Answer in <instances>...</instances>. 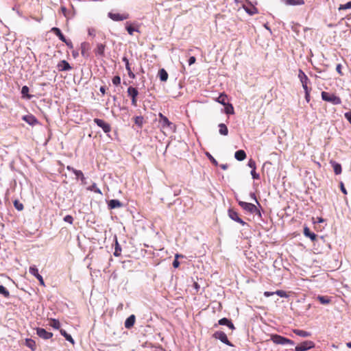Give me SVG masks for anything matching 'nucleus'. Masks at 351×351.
Here are the masks:
<instances>
[{
	"label": "nucleus",
	"mask_w": 351,
	"mask_h": 351,
	"mask_svg": "<svg viewBox=\"0 0 351 351\" xmlns=\"http://www.w3.org/2000/svg\"><path fill=\"white\" fill-rule=\"evenodd\" d=\"M158 121L161 129H168L169 130L173 132L176 130V125L172 122H171L167 117H165L160 112L158 114Z\"/></svg>",
	"instance_id": "1"
},
{
	"label": "nucleus",
	"mask_w": 351,
	"mask_h": 351,
	"mask_svg": "<svg viewBox=\"0 0 351 351\" xmlns=\"http://www.w3.org/2000/svg\"><path fill=\"white\" fill-rule=\"evenodd\" d=\"M322 99L327 102L331 103L333 105H339L341 104V99L339 97L333 93L328 92H322Z\"/></svg>",
	"instance_id": "2"
},
{
	"label": "nucleus",
	"mask_w": 351,
	"mask_h": 351,
	"mask_svg": "<svg viewBox=\"0 0 351 351\" xmlns=\"http://www.w3.org/2000/svg\"><path fill=\"white\" fill-rule=\"evenodd\" d=\"M239 205L247 213H250L251 214H256L259 217H261V213L260 210L254 204L243 201H239Z\"/></svg>",
	"instance_id": "3"
},
{
	"label": "nucleus",
	"mask_w": 351,
	"mask_h": 351,
	"mask_svg": "<svg viewBox=\"0 0 351 351\" xmlns=\"http://www.w3.org/2000/svg\"><path fill=\"white\" fill-rule=\"evenodd\" d=\"M271 340L276 344H280V345H285V344H290L293 345L294 342L286 337H284L282 336H280L279 335H271Z\"/></svg>",
	"instance_id": "4"
},
{
	"label": "nucleus",
	"mask_w": 351,
	"mask_h": 351,
	"mask_svg": "<svg viewBox=\"0 0 351 351\" xmlns=\"http://www.w3.org/2000/svg\"><path fill=\"white\" fill-rule=\"evenodd\" d=\"M298 78L300 79L304 90H311V88L308 86L310 83V80L304 72L301 69H300L298 72Z\"/></svg>",
	"instance_id": "5"
},
{
	"label": "nucleus",
	"mask_w": 351,
	"mask_h": 351,
	"mask_svg": "<svg viewBox=\"0 0 351 351\" xmlns=\"http://www.w3.org/2000/svg\"><path fill=\"white\" fill-rule=\"evenodd\" d=\"M128 95L131 97L132 99V105L134 107L137 106V96L138 95V91L136 88L132 86H130L127 90Z\"/></svg>",
	"instance_id": "6"
},
{
	"label": "nucleus",
	"mask_w": 351,
	"mask_h": 351,
	"mask_svg": "<svg viewBox=\"0 0 351 351\" xmlns=\"http://www.w3.org/2000/svg\"><path fill=\"white\" fill-rule=\"evenodd\" d=\"M315 347L314 342L311 341H305L298 345L295 348V351H306Z\"/></svg>",
	"instance_id": "7"
},
{
	"label": "nucleus",
	"mask_w": 351,
	"mask_h": 351,
	"mask_svg": "<svg viewBox=\"0 0 351 351\" xmlns=\"http://www.w3.org/2000/svg\"><path fill=\"white\" fill-rule=\"evenodd\" d=\"M94 122L97 124V126L102 128L105 133H108L111 131L110 125L104 121V120L95 118L94 119Z\"/></svg>",
	"instance_id": "8"
},
{
	"label": "nucleus",
	"mask_w": 351,
	"mask_h": 351,
	"mask_svg": "<svg viewBox=\"0 0 351 351\" xmlns=\"http://www.w3.org/2000/svg\"><path fill=\"white\" fill-rule=\"evenodd\" d=\"M108 16L114 21H120L129 19L130 15L128 13L119 14L109 12Z\"/></svg>",
	"instance_id": "9"
},
{
	"label": "nucleus",
	"mask_w": 351,
	"mask_h": 351,
	"mask_svg": "<svg viewBox=\"0 0 351 351\" xmlns=\"http://www.w3.org/2000/svg\"><path fill=\"white\" fill-rule=\"evenodd\" d=\"M213 337L215 339H219L221 342H223V343H225L226 345L232 346V344L230 343V341L228 340V339L227 337V335H226L225 332H223L222 331L215 332L213 334Z\"/></svg>",
	"instance_id": "10"
},
{
	"label": "nucleus",
	"mask_w": 351,
	"mask_h": 351,
	"mask_svg": "<svg viewBox=\"0 0 351 351\" xmlns=\"http://www.w3.org/2000/svg\"><path fill=\"white\" fill-rule=\"evenodd\" d=\"M228 216L230 219L238 222L242 226L247 224L241 218L239 217L238 213L233 209L228 210Z\"/></svg>",
	"instance_id": "11"
},
{
	"label": "nucleus",
	"mask_w": 351,
	"mask_h": 351,
	"mask_svg": "<svg viewBox=\"0 0 351 351\" xmlns=\"http://www.w3.org/2000/svg\"><path fill=\"white\" fill-rule=\"evenodd\" d=\"M29 271L32 275L35 276L38 280L40 285H42L43 287L45 286L44 280H43L42 276L39 274L38 270L35 265L30 266L29 269Z\"/></svg>",
	"instance_id": "12"
},
{
	"label": "nucleus",
	"mask_w": 351,
	"mask_h": 351,
	"mask_svg": "<svg viewBox=\"0 0 351 351\" xmlns=\"http://www.w3.org/2000/svg\"><path fill=\"white\" fill-rule=\"evenodd\" d=\"M36 334L39 337L45 340L49 339L53 337L52 332H48L45 329L42 328H36Z\"/></svg>",
	"instance_id": "13"
},
{
	"label": "nucleus",
	"mask_w": 351,
	"mask_h": 351,
	"mask_svg": "<svg viewBox=\"0 0 351 351\" xmlns=\"http://www.w3.org/2000/svg\"><path fill=\"white\" fill-rule=\"evenodd\" d=\"M81 54L84 58L89 56V50L90 49V44L86 42H84L81 44Z\"/></svg>",
	"instance_id": "14"
},
{
	"label": "nucleus",
	"mask_w": 351,
	"mask_h": 351,
	"mask_svg": "<svg viewBox=\"0 0 351 351\" xmlns=\"http://www.w3.org/2000/svg\"><path fill=\"white\" fill-rule=\"evenodd\" d=\"M57 69L59 71H69L72 69L69 63L66 60H61L57 65Z\"/></svg>",
	"instance_id": "15"
},
{
	"label": "nucleus",
	"mask_w": 351,
	"mask_h": 351,
	"mask_svg": "<svg viewBox=\"0 0 351 351\" xmlns=\"http://www.w3.org/2000/svg\"><path fill=\"white\" fill-rule=\"evenodd\" d=\"M22 119L30 125H35L38 123V119L32 114L25 115Z\"/></svg>",
	"instance_id": "16"
},
{
	"label": "nucleus",
	"mask_w": 351,
	"mask_h": 351,
	"mask_svg": "<svg viewBox=\"0 0 351 351\" xmlns=\"http://www.w3.org/2000/svg\"><path fill=\"white\" fill-rule=\"evenodd\" d=\"M330 163L332 167L334 172L336 175H339L341 173L342 169L341 165L339 163L332 160L330 161Z\"/></svg>",
	"instance_id": "17"
},
{
	"label": "nucleus",
	"mask_w": 351,
	"mask_h": 351,
	"mask_svg": "<svg viewBox=\"0 0 351 351\" xmlns=\"http://www.w3.org/2000/svg\"><path fill=\"white\" fill-rule=\"evenodd\" d=\"M218 324L227 326L231 330H234L235 328L232 322L226 317L219 319L218 322Z\"/></svg>",
	"instance_id": "18"
},
{
	"label": "nucleus",
	"mask_w": 351,
	"mask_h": 351,
	"mask_svg": "<svg viewBox=\"0 0 351 351\" xmlns=\"http://www.w3.org/2000/svg\"><path fill=\"white\" fill-rule=\"evenodd\" d=\"M136 317L134 315H131L130 317H128L125 322V327L128 329L131 328L133 327L134 323H135Z\"/></svg>",
	"instance_id": "19"
},
{
	"label": "nucleus",
	"mask_w": 351,
	"mask_h": 351,
	"mask_svg": "<svg viewBox=\"0 0 351 351\" xmlns=\"http://www.w3.org/2000/svg\"><path fill=\"white\" fill-rule=\"evenodd\" d=\"M287 5H302L304 4V0H282Z\"/></svg>",
	"instance_id": "20"
},
{
	"label": "nucleus",
	"mask_w": 351,
	"mask_h": 351,
	"mask_svg": "<svg viewBox=\"0 0 351 351\" xmlns=\"http://www.w3.org/2000/svg\"><path fill=\"white\" fill-rule=\"evenodd\" d=\"M67 169H68L69 170H70V169H71V168H70L69 167H67ZM71 170H72L73 173L75 174V176L77 178H80V180H81L83 184H85V177H84V173H82V171H80V170L75 169H73V168H71Z\"/></svg>",
	"instance_id": "21"
},
{
	"label": "nucleus",
	"mask_w": 351,
	"mask_h": 351,
	"mask_svg": "<svg viewBox=\"0 0 351 351\" xmlns=\"http://www.w3.org/2000/svg\"><path fill=\"white\" fill-rule=\"evenodd\" d=\"M304 234L306 237H309L311 239V240L313 241L316 240L317 235L315 233L312 232L310 230V229L306 226L304 228Z\"/></svg>",
	"instance_id": "22"
},
{
	"label": "nucleus",
	"mask_w": 351,
	"mask_h": 351,
	"mask_svg": "<svg viewBox=\"0 0 351 351\" xmlns=\"http://www.w3.org/2000/svg\"><path fill=\"white\" fill-rule=\"evenodd\" d=\"M106 45L104 44L99 43L97 45V47L95 49V53L97 55H99L101 56H104Z\"/></svg>",
	"instance_id": "23"
},
{
	"label": "nucleus",
	"mask_w": 351,
	"mask_h": 351,
	"mask_svg": "<svg viewBox=\"0 0 351 351\" xmlns=\"http://www.w3.org/2000/svg\"><path fill=\"white\" fill-rule=\"evenodd\" d=\"M51 31L53 32L60 40L62 42H66V38L58 27H52Z\"/></svg>",
	"instance_id": "24"
},
{
	"label": "nucleus",
	"mask_w": 351,
	"mask_h": 351,
	"mask_svg": "<svg viewBox=\"0 0 351 351\" xmlns=\"http://www.w3.org/2000/svg\"><path fill=\"white\" fill-rule=\"evenodd\" d=\"M121 206H122L121 202L118 199H111L108 202V207L110 209L120 208Z\"/></svg>",
	"instance_id": "25"
},
{
	"label": "nucleus",
	"mask_w": 351,
	"mask_h": 351,
	"mask_svg": "<svg viewBox=\"0 0 351 351\" xmlns=\"http://www.w3.org/2000/svg\"><path fill=\"white\" fill-rule=\"evenodd\" d=\"M234 157L237 160L242 161L245 159L246 154L243 150L240 149L235 152Z\"/></svg>",
	"instance_id": "26"
},
{
	"label": "nucleus",
	"mask_w": 351,
	"mask_h": 351,
	"mask_svg": "<svg viewBox=\"0 0 351 351\" xmlns=\"http://www.w3.org/2000/svg\"><path fill=\"white\" fill-rule=\"evenodd\" d=\"M243 8L250 15H254L258 12L257 8L252 5L250 6L243 5Z\"/></svg>",
	"instance_id": "27"
},
{
	"label": "nucleus",
	"mask_w": 351,
	"mask_h": 351,
	"mask_svg": "<svg viewBox=\"0 0 351 351\" xmlns=\"http://www.w3.org/2000/svg\"><path fill=\"white\" fill-rule=\"evenodd\" d=\"M25 346L30 348L32 351H35L36 349V344L34 340L32 339H25Z\"/></svg>",
	"instance_id": "28"
},
{
	"label": "nucleus",
	"mask_w": 351,
	"mask_h": 351,
	"mask_svg": "<svg viewBox=\"0 0 351 351\" xmlns=\"http://www.w3.org/2000/svg\"><path fill=\"white\" fill-rule=\"evenodd\" d=\"M158 76L162 82H166L168 79V73L165 69H160L158 71Z\"/></svg>",
	"instance_id": "29"
},
{
	"label": "nucleus",
	"mask_w": 351,
	"mask_h": 351,
	"mask_svg": "<svg viewBox=\"0 0 351 351\" xmlns=\"http://www.w3.org/2000/svg\"><path fill=\"white\" fill-rule=\"evenodd\" d=\"M227 100H228V97H227V95H226L225 93H221V94L219 95V96L218 97V98L216 99V101H217L218 103H219V104H222V105H223V106H226V104H227Z\"/></svg>",
	"instance_id": "30"
},
{
	"label": "nucleus",
	"mask_w": 351,
	"mask_h": 351,
	"mask_svg": "<svg viewBox=\"0 0 351 351\" xmlns=\"http://www.w3.org/2000/svg\"><path fill=\"white\" fill-rule=\"evenodd\" d=\"M293 332L298 336L302 337H308L311 336V333L309 332L299 330V329H294Z\"/></svg>",
	"instance_id": "31"
},
{
	"label": "nucleus",
	"mask_w": 351,
	"mask_h": 351,
	"mask_svg": "<svg viewBox=\"0 0 351 351\" xmlns=\"http://www.w3.org/2000/svg\"><path fill=\"white\" fill-rule=\"evenodd\" d=\"M317 300L322 304H328L330 303L331 300L328 296H322V295H318L317 297Z\"/></svg>",
	"instance_id": "32"
},
{
	"label": "nucleus",
	"mask_w": 351,
	"mask_h": 351,
	"mask_svg": "<svg viewBox=\"0 0 351 351\" xmlns=\"http://www.w3.org/2000/svg\"><path fill=\"white\" fill-rule=\"evenodd\" d=\"M60 332L68 341L71 342L72 344H74L73 339L64 330L60 329Z\"/></svg>",
	"instance_id": "33"
},
{
	"label": "nucleus",
	"mask_w": 351,
	"mask_h": 351,
	"mask_svg": "<svg viewBox=\"0 0 351 351\" xmlns=\"http://www.w3.org/2000/svg\"><path fill=\"white\" fill-rule=\"evenodd\" d=\"M219 132L221 135H223V136L228 135V129L224 123L219 124Z\"/></svg>",
	"instance_id": "34"
},
{
	"label": "nucleus",
	"mask_w": 351,
	"mask_h": 351,
	"mask_svg": "<svg viewBox=\"0 0 351 351\" xmlns=\"http://www.w3.org/2000/svg\"><path fill=\"white\" fill-rule=\"evenodd\" d=\"M0 294L5 298H8L10 295L9 291L3 285H0Z\"/></svg>",
	"instance_id": "35"
},
{
	"label": "nucleus",
	"mask_w": 351,
	"mask_h": 351,
	"mask_svg": "<svg viewBox=\"0 0 351 351\" xmlns=\"http://www.w3.org/2000/svg\"><path fill=\"white\" fill-rule=\"evenodd\" d=\"M134 120L135 124L141 128L143 124V117L142 116H136L134 118Z\"/></svg>",
	"instance_id": "36"
},
{
	"label": "nucleus",
	"mask_w": 351,
	"mask_h": 351,
	"mask_svg": "<svg viewBox=\"0 0 351 351\" xmlns=\"http://www.w3.org/2000/svg\"><path fill=\"white\" fill-rule=\"evenodd\" d=\"M49 325L55 329H59L60 327V322L56 319H51Z\"/></svg>",
	"instance_id": "37"
},
{
	"label": "nucleus",
	"mask_w": 351,
	"mask_h": 351,
	"mask_svg": "<svg viewBox=\"0 0 351 351\" xmlns=\"http://www.w3.org/2000/svg\"><path fill=\"white\" fill-rule=\"evenodd\" d=\"M121 247L120 245L119 244L117 240L116 239L114 255L115 256H119L121 255Z\"/></svg>",
	"instance_id": "38"
},
{
	"label": "nucleus",
	"mask_w": 351,
	"mask_h": 351,
	"mask_svg": "<svg viewBox=\"0 0 351 351\" xmlns=\"http://www.w3.org/2000/svg\"><path fill=\"white\" fill-rule=\"evenodd\" d=\"M87 189L90 191H94L96 193L101 194V190L99 188H97L95 183H93L91 186L88 187Z\"/></svg>",
	"instance_id": "39"
},
{
	"label": "nucleus",
	"mask_w": 351,
	"mask_h": 351,
	"mask_svg": "<svg viewBox=\"0 0 351 351\" xmlns=\"http://www.w3.org/2000/svg\"><path fill=\"white\" fill-rule=\"evenodd\" d=\"M125 69L128 71V76L132 78V79H134L136 77V75L135 74L133 73V71H132V69L130 67V63L127 64L125 65Z\"/></svg>",
	"instance_id": "40"
},
{
	"label": "nucleus",
	"mask_w": 351,
	"mask_h": 351,
	"mask_svg": "<svg viewBox=\"0 0 351 351\" xmlns=\"http://www.w3.org/2000/svg\"><path fill=\"white\" fill-rule=\"evenodd\" d=\"M28 93H29V88L27 86H23L22 89H21V94L23 96H26L27 98L30 99L32 97V96L30 95H29Z\"/></svg>",
	"instance_id": "41"
},
{
	"label": "nucleus",
	"mask_w": 351,
	"mask_h": 351,
	"mask_svg": "<svg viewBox=\"0 0 351 351\" xmlns=\"http://www.w3.org/2000/svg\"><path fill=\"white\" fill-rule=\"evenodd\" d=\"M225 111L226 114H232L234 113V108L232 104H227L226 106Z\"/></svg>",
	"instance_id": "42"
},
{
	"label": "nucleus",
	"mask_w": 351,
	"mask_h": 351,
	"mask_svg": "<svg viewBox=\"0 0 351 351\" xmlns=\"http://www.w3.org/2000/svg\"><path fill=\"white\" fill-rule=\"evenodd\" d=\"M350 8H351V1L348 2L346 4H341L339 5L338 10L340 11V10H347V9H350Z\"/></svg>",
	"instance_id": "43"
},
{
	"label": "nucleus",
	"mask_w": 351,
	"mask_h": 351,
	"mask_svg": "<svg viewBox=\"0 0 351 351\" xmlns=\"http://www.w3.org/2000/svg\"><path fill=\"white\" fill-rule=\"evenodd\" d=\"M14 206L16 208V210L21 211L24 208L23 204L18 200H15L14 202Z\"/></svg>",
	"instance_id": "44"
},
{
	"label": "nucleus",
	"mask_w": 351,
	"mask_h": 351,
	"mask_svg": "<svg viewBox=\"0 0 351 351\" xmlns=\"http://www.w3.org/2000/svg\"><path fill=\"white\" fill-rule=\"evenodd\" d=\"M274 293H276V295H278V296H280L281 298H288V296H289L287 293L283 290H277Z\"/></svg>",
	"instance_id": "45"
},
{
	"label": "nucleus",
	"mask_w": 351,
	"mask_h": 351,
	"mask_svg": "<svg viewBox=\"0 0 351 351\" xmlns=\"http://www.w3.org/2000/svg\"><path fill=\"white\" fill-rule=\"evenodd\" d=\"M112 82L113 84L118 86L121 84V77L119 75H116L112 78Z\"/></svg>",
	"instance_id": "46"
},
{
	"label": "nucleus",
	"mask_w": 351,
	"mask_h": 351,
	"mask_svg": "<svg viewBox=\"0 0 351 351\" xmlns=\"http://www.w3.org/2000/svg\"><path fill=\"white\" fill-rule=\"evenodd\" d=\"M64 221L65 222H67L70 224H72L73 223V218L71 215H66L64 217Z\"/></svg>",
	"instance_id": "47"
},
{
	"label": "nucleus",
	"mask_w": 351,
	"mask_h": 351,
	"mask_svg": "<svg viewBox=\"0 0 351 351\" xmlns=\"http://www.w3.org/2000/svg\"><path fill=\"white\" fill-rule=\"evenodd\" d=\"M248 166L252 169V170L256 169V162L254 160L250 159L248 161Z\"/></svg>",
	"instance_id": "48"
},
{
	"label": "nucleus",
	"mask_w": 351,
	"mask_h": 351,
	"mask_svg": "<svg viewBox=\"0 0 351 351\" xmlns=\"http://www.w3.org/2000/svg\"><path fill=\"white\" fill-rule=\"evenodd\" d=\"M126 29L130 35H133V33L136 29L132 25H127Z\"/></svg>",
	"instance_id": "49"
},
{
	"label": "nucleus",
	"mask_w": 351,
	"mask_h": 351,
	"mask_svg": "<svg viewBox=\"0 0 351 351\" xmlns=\"http://www.w3.org/2000/svg\"><path fill=\"white\" fill-rule=\"evenodd\" d=\"M311 90H304V92H305V99H306V101L307 102H309V101H310V99H311V96H310Z\"/></svg>",
	"instance_id": "50"
},
{
	"label": "nucleus",
	"mask_w": 351,
	"mask_h": 351,
	"mask_svg": "<svg viewBox=\"0 0 351 351\" xmlns=\"http://www.w3.org/2000/svg\"><path fill=\"white\" fill-rule=\"evenodd\" d=\"M251 175L254 179L258 180L260 178L259 174L256 173V169L251 171Z\"/></svg>",
	"instance_id": "51"
},
{
	"label": "nucleus",
	"mask_w": 351,
	"mask_h": 351,
	"mask_svg": "<svg viewBox=\"0 0 351 351\" xmlns=\"http://www.w3.org/2000/svg\"><path fill=\"white\" fill-rule=\"evenodd\" d=\"M344 117L348 121V122L351 124V111L346 112L344 114Z\"/></svg>",
	"instance_id": "52"
},
{
	"label": "nucleus",
	"mask_w": 351,
	"mask_h": 351,
	"mask_svg": "<svg viewBox=\"0 0 351 351\" xmlns=\"http://www.w3.org/2000/svg\"><path fill=\"white\" fill-rule=\"evenodd\" d=\"M341 65L340 64H338L336 66V71H337V73L340 75H343V73L341 71Z\"/></svg>",
	"instance_id": "53"
},
{
	"label": "nucleus",
	"mask_w": 351,
	"mask_h": 351,
	"mask_svg": "<svg viewBox=\"0 0 351 351\" xmlns=\"http://www.w3.org/2000/svg\"><path fill=\"white\" fill-rule=\"evenodd\" d=\"M340 188H341V191H342V193L345 195L347 194V191L344 186V184L343 182H340Z\"/></svg>",
	"instance_id": "54"
},
{
	"label": "nucleus",
	"mask_w": 351,
	"mask_h": 351,
	"mask_svg": "<svg viewBox=\"0 0 351 351\" xmlns=\"http://www.w3.org/2000/svg\"><path fill=\"white\" fill-rule=\"evenodd\" d=\"M66 46L70 48V49H73V43L71 40H68L66 39V42H64Z\"/></svg>",
	"instance_id": "55"
},
{
	"label": "nucleus",
	"mask_w": 351,
	"mask_h": 351,
	"mask_svg": "<svg viewBox=\"0 0 351 351\" xmlns=\"http://www.w3.org/2000/svg\"><path fill=\"white\" fill-rule=\"evenodd\" d=\"M195 61H196V58H195V57H194V56H191V57H190V58L189 59V65H191V64H194V63L195 62Z\"/></svg>",
	"instance_id": "56"
},
{
	"label": "nucleus",
	"mask_w": 351,
	"mask_h": 351,
	"mask_svg": "<svg viewBox=\"0 0 351 351\" xmlns=\"http://www.w3.org/2000/svg\"><path fill=\"white\" fill-rule=\"evenodd\" d=\"M179 266H180V262L178 261V260L174 259V261L173 262V267L174 268H178Z\"/></svg>",
	"instance_id": "57"
},
{
	"label": "nucleus",
	"mask_w": 351,
	"mask_h": 351,
	"mask_svg": "<svg viewBox=\"0 0 351 351\" xmlns=\"http://www.w3.org/2000/svg\"><path fill=\"white\" fill-rule=\"evenodd\" d=\"M276 294V293L274 292H270V291H265L264 292V295L265 297H269V296H271L273 295Z\"/></svg>",
	"instance_id": "58"
},
{
	"label": "nucleus",
	"mask_w": 351,
	"mask_h": 351,
	"mask_svg": "<svg viewBox=\"0 0 351 351\" xmlns=\"http://www.w3.org/2000/svg\"><path fill=\"white\" fill-rule=\"evenodd\" d=\"M99 90H100V92L101 93V94L103 95H104L106 94V88H105V86H101Z\"/></svg>",
	"instance_id": "59"
},
{
	"label": "nucleus",
	"mask_w": 351,
	"mask_h": 351,
	"mask_svg": "<svg viewBox=\"0 0 351 351\" xmlns=\"http://www.w3.org/2000/svg\"><path fill=\"white\" fill-rule=\"evenodd\" d=\"M193 287L194 288L196 289V291H197L199 289V285H198L197 282H195L194 284H193Z\"/></svg>",
	"instance_id": "60"
},
{
	"label": "nucleus",
	"mask_w": 351,
	"mask_h": 351,
	"mask_svg": "<svg viewBox=\"0 0 351 351\" xmlns=\"http://www.w3.org/2000/svg\"><path fill=\"white\" fill-rule=\"evenodd\" d=\"M122 60L125 62V65L130 63L128 59L125 56L123 57Z\"/></svg>",
	"instance_id": "61"
},
{
	"label": "nucleus",
	"mask_w": 351,
	"mask_h": 351,
	"mask_svg": "<svg viewBox=\"0 0 351 351\" xmlns=\"http://www.w3.org/2000/svg\"><path fill=\"white\" fill-rule=\"evenodd\" d=\"M184 256L180 254H176L175 255V259L178 260L179 258H183Z\"/></svg>",
	"instance_id": "62"
},
{
	"label": "nucleus",
	"mask_w": 351,
	"mask_h": 351,
	"mask_svg": "<svg viewBox=\"0 0 351 351\" xmlns=\"http://www.w3.org/2000/svg\"><path fill=\"white\" fill-rule=\"evenodd\" d=\"M251 196H252V197H253L256 200V203L260 206V204L258 203V200L256 198L255 194L254 193H252Z\"/></svg>",
	"instance_id": "63"
},
{
	"label": "nucleus",
	"mask_w": 351,
	"mask_h": 351,
	"mask_svg": "<svg viewBox=\"0 0 351 351\" xmlns=\"http://www.w3.org/2000/svg\"><path fill=\"white\" fill-rule=\"evenodd\" d=\"M221 169L226 170L228 168V165H221Z\"/></svg>",
	"instance_id": "64"
}]
</instances>
